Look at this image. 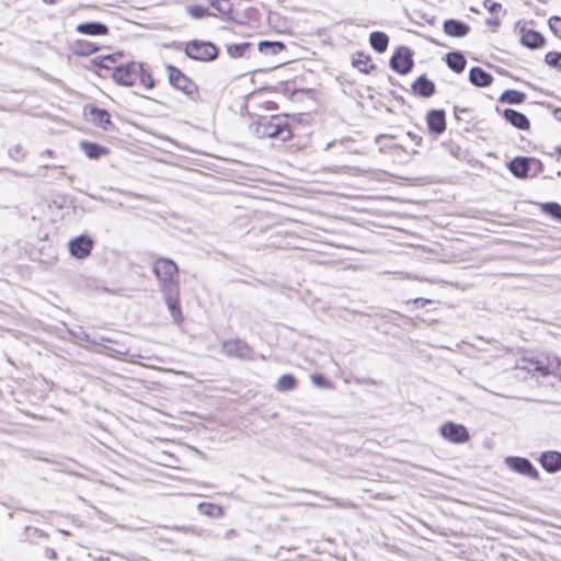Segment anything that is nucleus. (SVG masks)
Masks as SVG:
<instances>
[{
	"mask_svg": "<svg viewBox=\"0 0 561 561\" xmlns=\"http://www.w3.org/2000/svg\"><path fill=\"white\" fill-rule=\"evenodd\" d=\"M152 272L158 279L159 289L163 291L180 289L178 265L170 259L159 257L154 261Z\"/></svg>",
	"mask_w": 561,
	"mask_h": 561,
	"instance_id": "obj_1",
	"label": "nucleus"
},
{
	"mask_svg": "<svg viewBox=\"0 0 561 561\" xmlns=\"http://www.w3.org/2000/svg\"><path fill=\"white\" fill-rule=\"evenodd\" d=\"M529 374H538L541 377L558 376L561 369V363L558 357L552 355H539L534 358H522L518 366Z\"/></svg>",
	"mask_w": 561,
	"mask_h": 561,
	"instance_id": "obj_2",
	"label": "nucleus"
},
{
	"mask_svg": "<svg viewBox=\"0 0 561 561\" xmlns=\"http://www.w3.org/2000/svg\"><path fill=\"white\" fill-rule=\"evenodd\" d=\"M254 134L259 138H278L286 141L291 137L288 124L278 117H265L254 125Z\"/></svg>",
	"mask_w": 561,
	"mask_h": 561,
	"instance_id": "obj_3",
	"label": "nucleus"
},
{
	"mask_svg": "<svg viewBox=\"0 0 561 561\" xmlns=\"http://www.w3.org/2000/svg\"><path fill=\"white\" fill-rule=\"evenodd\" d=\"M185 54L195 60L211 61L217 57L218 49L210 42L194 39L186 44Z\"/></svg>",
	"mask_w": 561,
	"mask_h": 561,
	"instance_id": "obj_4",
	"label": "nucleus"
},
{
	"mask_svg": "<svg viewBox=\"0 0 561 561\" xmlns=\"http://www.w3.org/2000/svg\"><path fill=\"white\" fill-rule=\"evenodd\" d=\"M169 82L175 89L182 91L184 94L194 98L197 94L196 84L186 77L180 69L169 65L167 66Z\"/></svg>",
	"mask_w": 561,
	"mask_h": 561,
	"instance_id": "obj_5",
	"label": "nucleus"
},
{
	"mask_svg": "<svg viewBox=\"0 0 561 561\" xmlns=\"http://www.w3.org/2000/svg\"><path fill=\"white\" fill-rule=\"evenodd\" d=\"M138 75H140V64L133 61L115 68L112 77L117 83L130 87L136 84Z\"/></svg>",
	"mask_w": 561,
	"mask_h": 561,
	"instance_id": "obj_6",
	"label": "nucleus"
},
{
	"mask_svg": "<svg viewBox=\"0 0 561 561\" xmlns=\"http://www.w3.org/2000/svg\"><path fill=\"white\" fill-rule=\"evenodd\" d=\"M222 351L229 357H237L243 360L253 359L252 348L242 340H229L222 343Z\"/></svg>",
	"mask_w": 561,
	"mask_h": 561,
	"instance_id": "obj_7",
	"label": "nucleus"
},
{
	"mask_svg": "<svg viewBox=\"0 0 561 561\" xmlns=\"http://www.w3.org/2000/svg\"><path fill=\"white\" fill-rule=\"evenodd\" d=\"M440 435L454 444H462L469 440L470 435L467 428L454 422H447L439 427Z\"/></svg>",
	"mask_w": 561,
	"mask_h": 561,
	"instance_id": "obj_8",
	"label": "nucleus"
},
{
	"mask_svg": "<svg viewBox=\"0 0 561 561\" xmlns=\"http://www.w3.org/2000/svg\"><path fill=\"white\" fill-rule=\"evenodd\" d=\"M390 67L401 73H408L413 67L412 53L405 46L399 47L390 59Z\"/></svg>",
	"mask_w": 561,
	"mask_h": 561,
	"instance_id": "obj_9",
	"label": "nucleus"
},
{
	"mask_svg": "<svg viewBox=\"0 0 561 561\" xmlns=\"http://www.w3.org/2000/svg\"><path fill=\"white\" fill-rule=\"evenodd\" d=\"M505 463L511 470L519 474L529 477L531 479L539 478L537 469L527 458L510 456L505 458Z\"/></svg>",
	"mask_w": 561,
	"mask_h": 561,
	"instance_id": "obj_10",
	"label": "nucleus"
},
{
	"mask_svg": "<svg viewBox=\"0 0 561 561\" xmlns=\"http://www.w3.org/2000/svg\"><path fill=\"white\" fill-rule=\"evenodd\" d=\"M179 293L180 289L162 293L164 297V302L171 313V317L173 321L178 324L183 322V313L180 307Z\"/></svg>",
	"mask_w": 561,
	"mask_h": 561,
	"instance_id": "obj_11",
	"label": "nucleus"
},
{
	"mask_svg": "<svg viewBox=\"0 0 561 561\" xmlns=\"http://www.w3.org/2000/svg\"><path fill=\"white\" fill-rule=\"evenodd\" d=\"M92 240L88 237L80 236L69 242V251L77 259L87 257L92 250Z\"/></svg>",
	"mask_w": 561,
	"mask_h": 561,
	"instance_id": "obj_12",
	"label": "nucleus"
},
{
	"mask_svg": "<svg viewBox=\"0 0 561 561\" xmlns=\"http://www.w3.org/2000/svg\"><path fill=\"white\" fill-rule=\"evenodd\" d=\"M426 121L432 134L440 135L446 129L445 112L442 110L430 111Z\"/></svg>",
	"mask_w": 561,
	"mask_h": 561,
	"instance_id": "obj_13",
	"label": "nucleus"
},
{
	"mask_svg": "<svg viewBox=\"0 0 561 561\" xmlns=\"http://www.w3.org/2000/svg\"><path fill=\"white\" fill-rule=\"evenodd\" d=\"M508 169L518 179L528 178L531 171L530 158L516 157L508 163Z\"/></svg>",
	"mask_w": 561,
	"mask_h": 561,
	"instance_id": "obj_14",
	"label": "nucleus"
},
{
	"mask_svg": "<svg viewBox=\"0 0 561 561\" xmlns=\"http://www.w3.org/2000/svg\"><path fill=\"white\" fill-rule=\"evenodd\" d=\"M540 463L548 472H557L561 469V453L545 451L540 456Z\"/></svg>",
	"mask_w": 561,
	"mask_h": 561,
	"instance_id": "obj_15",
	"label": "nucleus"
},
{
	"mask_svg": "<svg viewBox=\"0 0 561 561\" xmlns=\"http://www.w3.org/2000/svg\"><path fill=\"white\" fill-rule=\"evenodd\" d=\"M520 42L524 46L531 48V49H536V48H540L541 46H543L545 38L537 31L523 28Z\"/></svg>",
	"mask_w": 561,
	"mask_h": 561,
	"instance_id": "obj_16",
	"label": "nucleus"
},
{
	"mask_svg": "<svg viewBox=\"0 0 561 561\" xmlns=\"http://www.w3.org/2000/svg\"><path fill=\"white\" fill-rule=\"evenodd\" d=\"M469 81L476 87L484 88L492 83L493 77L480 67H472L469 71Z\"/></svg>",
	"mask_w": 561,
	"mask_h": 561,
	"instance_id": "obj_17",
	"label": "nucleus"
},
{
	"mask_svg": "<svg viewBox=\"0 0 561 561\" xmlns=\"http://www.w3.org/2000/svg\"><path fill=\"white\" fill-rule=\"evenodd\" d=\"M503 116L508 123L518 129L526 130L530 126L528 118L523 113H519L515 110H504Z\"/></svg>",
	"mask_w": 561,
	"mask_h": 561,
	"instance_id": "obj_18",
	"label": "nucleus"
},
{
	"mask_svg": "<svg viewBox=\"0 0 561 561\" xmlns=\"http://www.w3.org/2000/svg\"><path fill=\"white\" fill-rule=\"evenodd\" d=\"M412 90L415 94H417L422 98H430L435 92V84L433 81L428 80L425 76H421L412 84Z\"/></svg>",
	"mask_w": 561,
	"mask_h": 561,
	"instance_id": "obj_19",
	"label": "nucleus"
},
{
	"mask_svg": "<svg viewBox=\"0 0 561 561\" xmlns=\"http://www.w3.org/2000/svg\"><path fill=\"white\" fill-rule=\"evenodd\" d=\"M469 26L458 20H447L444 22V32L454 37H463L469 33Z\"/></svg>",
	"mask_w": 561,
	"mask_h": 561,
	"instance_id": "obj_20",
	"label": "nucleus"
},
{
	"mask_svg": "<svg viewBox=\"0 0 561 561\" xmlns=\"http://www.w3.org/2000/svg\"><path fill=\"white\" fill-rule=\"evenodd\" d=\"M90 121L98 127L108 130L111 118L107 111L92 106L89 111Z\"/></svg>",
	"mask_w": 561,
	"mask_h": 561,
	"instance_id": "obj_21",
	"label": "nucleus"
},
{
	"mask_svg": "<svg viewBox=\"0 0 561 561\" xmlns=\"http://www.w3.org/2000/svg\"><path fill=\"white\" fill-rule=\"evenodd\" d=\"M77 32L85 35H106L108 27L100 22H87L77 25Z\"/></svg>",
	"mask_w": 561,
	"mask_h": 561,
	"instance_id": "obj_22",
	"label": "nucleus"
},
{
	"mask_svg": "<svg viewBox=\"0 0 561 561\" xmlns=\"http://www.w3.org/2000/svg\"><path fill=\"white\" fill-rule=\"evenodd\" d=\"M446 64L451 70L459 73L463 71L467 61L460 51H451L446 55Z\"/></svg>",
	"mask_w": 561,
	"mask_h": 561,
	"instance_id": "obj_23",
	"label": "nucleus"
},
{
	"mask_svg": "<svg viewBox=\"0 0 561 561\" xmlns=\"http://www.w3.org/2000/svg\"><path fill=\"white\" fill-rule=\"evenodd\" d=\"M369 43L377 53H383L388 47L389 37L382 32H373L369 36Z\"/></svg>",
	"mask_w": 561,
	"mask_h": 561,
	"instance_id": "obj_24",
	"label": "nucleus"
},
{
	"mask_svg": "<svg viewBox=\"0 0 561 561\" xmlns=\"http://www.w3.org/2000/svg\"><path fill=\"white\" fill-rule=\"evenodd\" d=\"M80 147L84 151L85 156L90 159H98L101 156L106 154L108 151L106 148L89 141H82Z\"/></svg>",
	"mask_w": 561,
	"mask_h": 561,
	"instance_id": "obj_25",
	"label": "nucleus"
},
{
	"mask_svg": "<svg viewBox=\"0 0 561 561\" xmlns=\"http://www.w3.org/2000/svg\"><path fill=\"white\" fill-rule=\"evenodd\" d=\"M526 95L524 92L517 90H506L500 96V102L508 104H520L525 101Z\"/></svg>",
	"mask_w": 561,
	"mask_h": 561,
	"instance_id": "obj_26",
	"label": "nucleus"
},
{
	"mask_svg": "<svg viewBox=\"0 0 561 561\" xmlns=\"http://www.w3.org/2000/svg\"><path fill=\"white\" fill-rule=\"evenodd\" d=\"M257 48L261 53L277 55L282 50H284L285 45L282 42L262 41L259 43Z\"/></svg>",
	"mask_w": 561,
	"mask_h": 561,
	"instance_id": "obj_27",
	"label": "nucleus"
},
{
	"mask_svg": "<svg viewBox=\"0 0 561 561\" xmlns=\"http://www.w3.org/2000/svg\"><path fill=\"white\" fill-rule=\"evenodd\" d=\"M353 66L357 68L360 72L369 73L370 70L375 68L374 64L368 56L364 54H358L357 57L353 59Z\"/></svg>",
	"mask_w": 561,
	"mask_h": 561,
	"instance_id": "obj_28",
	"label": "nucleus"
},
{
	"mask_svg": "<svg viewBox=\"0 0 561 561\" xmlns=\"http://www.w3.org/2000/svg\"><path fill=\"white\" fill-rule=\"evenodd\" d=\"M251 44L250 43H240V44H231L227 45V53L232 58L243 57L249 50Z\"/></svg>",
	"mask_w": 561,
	"mask_h": 561,
	"instance_id": "obj_29",
	"label": "nucleus"
},
{
	"mask_svg": "<svg viewBox=\"0 0 561 561\" xmlns=\"http://www.w3.org/2000/svg\"><path fill=\"white\" fill-rule=\"evenodd\" d=\"M296 379L293 375L286 374L279 377L277 381V390L279 391H289L296 387Z\"/></svg>",
	"mask_w": 561,
	"mask_h": 561,
	"instance_id": "obj_30",
	"label": "nucleus"
},
{
	"mask_svg": "<svg viewBox=\"0 0 561 561\" xmlns=\"http://www.w3.org/2000/svg\"><path fill=\"white\" fill-rule=\"evenodd\" d=\"M540 207L545 214L561 221V205H559L558 203L551 202V203H543L540 205Z\"/></svg>",
	"mask_w": 561,
	"mask_h": 561,
	"instance_id": "obj_31",
	"label": "nucleus"
},
{
	"mask_svg": "<svg viewBox=\"0 0 561 561\" xmlns=\"http://www.w3.org/2000/svg\"><path fill=\"white\" fill-rule=\"evenodd\" d=\"M198 511L204 514L211 517H221L224 515V511L220 506L215 504H205L202 503L198 505Z\"/></svg>",
	"mask_w": 561,
	"mask_h": 561,
	"instance_id": "obj_32",
	"label": "nucleus"
},
{
	"mask_svg": "<svg viewBox=\"0 0 561 561\" xmlns=\"http://www.w3.org/2000/svg\"><path fill=\"white\" fill-rule=\"evenodd\" d=\"M137 81L146 89H152L154 85L151 73L144 69L142 64H140V75L137 76Z\"/></svg>",
	"mask_w": 561,
	"mask_h": 561,
	"instance_id": "obj_33",
	"label": "nucleus"
},
{
	"mask_svg": "<svg viewBox=\"0 0 561 561\" xmlns=\"http://www.w3.org/2000/svg\"><path fill=\"white\" fill-rule=\"evenodd\" d=\"M210 4L214 9L222 14H228L232 11V4L230 0H210Z\"/></svg>",
	"mask_w": 561,
	"mask_h": 561,
	"instance_id": "obj_34",
	"label": "nucleus"
},
{
	"mask_svg": "<svg viewBox=\"0 0 561 561\" xmlns=\"http://www.w3.org/2000/svg\"><path fill=\"white\" fill-rule=\"evenodd\" d=\"M545 61L550 67L561 70V53H557V51L547 53L545 56Z\"/></svg>",
	"mask_w": 561,
	"mask_h": 561,
	"instance_id": "obj_35",
	"label": "nucleus"
},
{
	"mask_svg": "<svg viewBox=\"0 0 561 561\" xmlns=\"http://www.w3.org/2000/svg\"><path fill=\"white\" fill-rule=\"evenodd\" d=\"M190 15L194 19H202L206 15L207 9L202 5H192L187 9Z\"/></svg>",
	"mask_w": 561,
	"mask_h": 561,
	"instance_id": "obj_36",
	"label": "nucleus"
},
{
	"mask_svg": "<svg viewBox=\"0 0 561 561\" xmlns=\"http://www.w3.org/2000/svg\"><path fill=\"white\" fill-rule=\"evenodd\" d=\"M530 161H531V171L529 173V176L534 178V176L538 175L543 170V165H542L541 161L538 159L530 158Z\"/></svg>",
	"mask_w": 561,
	"mask_h": 561,
	"instance_id": "obj_37",
	"label": "nucleus"
},
{
	"mask_svg": "<svg viewBox=\"0 0 561 561\" xmlns=\"http://www.w3.org/2000/svg\"><path fill=\"white\" fill-rule=\"evenodd\" d=\"M96 50H98L96 45H94L92 43L84 42V43L80 44V54H82V55H89Z\"/></svg>",
	"mask_w": 561,
	"mask_h": 561,
	"instance_id": "obj_38",
	"label": "nucleus"
},
{
	"mask_svg": "<svg viewBox=\"0 0 561 561\" xmlns=\"http://www.w3.org/2000/svg\"><path fill=\"white\" fill-rule=\"evenodd\" d=\"M483 7L490 13H495L502 8V5L499 2H495L493 0H484Z\"/></svg>",
	"mask_w": 561,
	"mask_h": 561,
	"instance_id": "obj_39",
	"label": "nucleus"
},
{
	"mask_svg": "<svg viewBox=\"0 0 561 561\" xmlns=\"http://www.w3.org/2000/svg\"><path fill=\"white\" fill-rule=\"evenodd\" d=\"M311 380L316 386L321 388H327L330 385L325 377L322 375H312Z\"/></svg>",
	"mask_w": 561,
	"mask_h": 561,
	"instance_id": "obj_40",
	"label": "nucleus"
},
{
	"mask_svg": "<svg viewBox=\"0 0 561 561\" xmlns=\"http://www.w3.org/2000/svg\"><path fill=\"white\" fill-rule=\"evenodd\" d=\"M22 148L20 146H15L14 148L10 149L9 153L13 159H19Z\"/></svg>",
	"mask_w": 561,
	"mask_h": 561,
	"instance_id": "obj_41",
	"label": "nucleus"
},
{
	"mask_svg": "<svg viewBox=\"0 0 561 561\" xmlns=\"http://www.w3.org/2000/svg\"><path fill=\"white\" fill-rule=\"evenodd\" d=\"M413 141H415L417 145L421 144V140L422 138L419 137L416 134L412 133V131H408L407 134Z\"/></svg>",
	"mask_w": 561,
	"mask_h": 561,
	"instance_id": "obj_42",
	"label": "nucleus"
},
{
	"mask_svg": "<svg viewBox=\"0 0 561 561\" xmlns=\"http://www.w3.org/2000/svg\"><path fill=\"white\" fill-rule=\"evenodd\" d=\"M486 24L488 25H492V26H499L500 25V20L497 18L488 19L486 20Z\"/></svg>",
	"mask_w": 561,
	"mask_h": 561,
	"instance_id": "obj_43",
	"label": "nucleus"
},
{
	"mask_svg": "<svg viewBox=\"0 0 561 561\" xmlns=\"http://www.w3.org/2000/svg\"><path fill=\"white\" fill-rule=\"evenodd\" d=\"M46 557H48L49 559H56L57 554L55 552V550L53 549H46V552H45Z\"/></svg>",
	"mask_w": 561,
	"mask_h": 561,
	"instance_id": "obj_44",
	"label": "nucleus"
},
{
	"mask_svg": "<svg viewBox=\"0 0 561 561\" xmlns=\"http://www.w3.org/2000/svg\"><path fill=\"white\" fill-rule=\"evenodd\" d=\"M414 302L419 306H424L426 302H428V300L423 299V298H417L414 300Z\"/></svg>",
	"mask_w": 561,
	"mask_h": 561,
	"instance_id": "obj_45",
	"label": "nucleus"
},
{
	"mask_svg": "<svg viewBox=\"0 0 561 561\" xmlns=\"http://www.w3.org/2000/svg\"><path fill=\"white\" fill-rule=\"evenodd\" d=\"M553 114L558 121H561V108H557Z\"/></svg>",
	"mask_w": 561,
	"mask_h": 561,
	"instance_id": "obj_46",
	"label": "nucleus"
},
{
	"mask_svg": "<svg viewBox=\"0 0 561 561\" xmlns=\"http://www.w3.org/2000/svg\"><path fill=\"white\" fill-rule=\"evenodd\" d=\"M45 3L54 4L57 2V0H43Z\"/></svg>",
	"mask_w": 561,
	"mask_h": 561,
	"instance_id": "obj_47",
	"label": "nucleus"
},
{
	"mask_svg": "<svg viewBox=\"0 0 561 561\" xmlns=\"http://www.w3.org/2000/svg\"><path fill=\"white\" fill-rule=\"evenodd\" d=\"M556 151L561 154V146L557 147Z\"/></svg>",
	"mask_w": 561,
	"mask_h": 561,
	"instance_id": "obj_48",
	"label": "nucleus"
}]
</instances>
